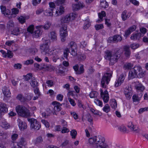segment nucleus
<instances>
[{"mask_svg":"<svg viewBox=\"0 0 148 148\" xmlns=\"http://www.w3.org/2000/svg\"><path fill=\"white\" fill-rule=\"evenodd\" d=\"M88 141L90 144L93 145L96 148H106L107 146L105 143L104 138L101 136H95L90 138Z\"/></svg>","mask_w":148,"mask_h":148,"instance_id":"obj_1","label":"nucleus"},{"mask_svg":"<svg viewBox=\"0 0 148 148\" xmlns=\"http://www.w3.org/2000/svg\"><path fill=\"white\" fill-rule=\"evenodd\" d=\"M68 48L65 49L63 52L64 57L67 60L69 53H71L73 56H75L77 53V46L73 41H71L68 44Z\"/></svg>","mask_w":148,"mask_h":148,"instance_id":"obj_2","label":"nucleus"},{"mask_svg":"<svg viewBox=\"0 0 148 148\" xmlns=\"http://www.w3.org/2000/svg\"><path fill=\"white\" fill-rule=\"evenodd\" d=\"M16 111L19 116L25 118H27L30 116L29 110L25 106L18 105L16 108Z\"/></svg>","mask_w":148,"mask_h":148,"instance_id":"obj_3","label":"nucleus"},{"mask_svg":"<svg viewBox=\"0 0 148 148\" xmlns=\"http://www.w3.org/2000/svg\"><path fill=\"white\" fill-rule=\"evenodd\" d=\"M112 71L110 73H106L103 76L101 81V85L103 88H106V85L108 84L112 77Z\"/></svg>","mask_w":148,"mask_h":148,"instance_id":"obj_4","label":"nucleus"},{"mask_svg":"<svg viewBox=\"0 0 148 148\" xmlns=\"http://www.w3.org/2000/svg\"><path fill=\"white\" fill-rule=\"evenodd\" d=\"M50 43L49 40H47L45 41V43L41 44L40 46V49L41 50L42 53H44L45 54H47L48 56H51L53 54V51H50L49 45V44Z\"/></svg>","mask_w":148,"mask_h":148,"instance_id":"obj_5","label":"nucleus"},{"mask_svg":"<svg viewBox=\"0 0 148 148\" xmlns=\"http://www.w3.org/2000/svg\"><path fill=\"white\" fill-rule=\"evenodd\" d=\"M28 121L30 123L31 129L38 130H39L41 127L40 123L36 119L33 118H28Z\"/></svg>","mask_w":148,"mask_h":148,"instance_id":"obj_6","label":"nucleus"},{"mask_svg":"<svg viewBox=\"0 0 148 148\" xmlns=\"http://www.w3.org/2000/svg\"><path fill=\"white\" fill-rule=\"evenodd\" d=\"M76 15L74 13H70L63 16L60 19L61 24L68 23L71 21L74 20L76 18Z\"/></svg>","mask_w":148,"mask_h":148,"instance_id":"obj_7","label":"nucleus"},{"mask_svg":"<svg viewBox=\"0 0 148 148\" xmlns=\"http://www.w3.org/2000/svg\"><path fill=\"white\" fill-rule=\"evenodd\" d=\"M67 25L66 24L63 25L60 28V35L61 38V41L62 42L65 41V38L67 36Z\"/></svg>","mask_w":148,"mask_h":148,"instance_id":"obj_8","label":"nucleus"},{"mask_svg":"<svg viewBox=\"0 0 148 148\" xmlns=\"http://www.w3.org/2000/svg\"><path fill=\"white\" fill-rule=\"evenodd\" d=\"M122 53V51L120 49H119L115 53H113L110 61V63L111 64H113L116 62L121 56Z\"/></svg>","mask_w":148,"mask_h":148,"instance_id":"obj_9","label":"nucleus"},{"mask_svg":"<svg viewBox=\"0 0 148 148\" xmlns=\"http://www.w3.org/2000/svg\"><path fill=\"white\" fill-rule=\"evenodd\" d=\"M25 30L22 29L19 27H15L13 30L11 31V34L15 35H18L19 34L23 33Z\"/></svg>","mask_w":148,"mask_h":148,"instance_id":"obj_10","label":"nucleus"},{"mask_svg":"<svg viewBox=\"0 0 148 148\" xmlns=\"http://www.w3.org/2000/svg\"><path fill=\"white\" fill-rule=\"evenodd\" d=\"M128 127L130 129L131 131L136 133H139L140 132V129H139L137 126L134 125L132 123L130 122L128 124Z\"/></svg>","mask_w":148,"mask_h":148,"instance_id":"obj_11","label":"nucleus"},{"mask_svg":"<svg viewBox=\"0 0 148 148\" xmlns=\"http://www.w3.org/2000/svg\"><path fill=\"white\" fill-rule=\"evenodd\" d=\"M123 51L125 58L126 59H129L131 54L130 47L127 46H124L123 47Z\"/></svg>","mask_w":148,"mask_h":148,"instance_id":"obj_12","label":"nucleus"},{"mask_svg":"<svg viewBox=\"0 0 148 148\" xmlns=\"http://www.w3.org/2000/svg\"><path fill=\"white\" fill-rule=\"evenodd\" d=\"M41 29V27H38V26L36 27V28L35 29L32 34L34 37L37 38L41 35L42 34Z\"/></svg>","mask_w":148,"mask_h":148,"instance_id":"obj_13","label":"nucleus"},{"mask_svg":"<svg viewBox=\"0 0 148 148\" xmlns=\"http://www.w3.org/2000/svg\"><path fill=\"white\" fill-rule=\"evenodd\" d=\"M135 87L137 92H140V95H139L141 97L143 95V92L145 89L144 86L142 84L139 83L136 85Z\"/></svg>","mask_w":148,"mask_h":148,"instance_id":"obj_14","label":"nucleus"},{"mask_svg":"<svg viewBox=\"0 0 148 148\" xmlns=\"http://www.w3.org/2000/svg\"><path fill=\"white\" fill-rule=\"evenodd\" d=\"M18 126L21 131H24L27 127V125L26 123L19 119L18 120Z\"/></svg>","mask_w":148,"mask_h":148,"instance_id":"obj_15","label":"nucleus"},{"mask_svg":"<svg viewBox=\"0 0 148 148\" xmlns=\"http://www.w3.org/2000/svg\"><path fill=\"white\" fill-rule=\"evenodd\" d=\"M143 35L140 32H137L136 33H134L130 37L131 40H139L140 37L143 36Z\"/></svg>","mask_w":148,"mask_h":148,"instance_id":"obj_16","label":"nucleus"},{"mask_svg":"<svg viewBox=\"0 0 148 148\" xmlns=\"http://www.w3.org/2000/svg\"><path fill=\"white\" fill-rule=\"evenodd\" d=\"M136 29V26L133 25L130 27L125 32V36L127 37L132 32L134 31Z\"/></svg>","mask_w":148,"mask_h":148,"instance_id":"obj_17","label":"nucleus"},{"mask_svg":"<svg viewBox=\"0 0 148 148\" xmlns=\"http://www.w3.org/2000/svg\"><path fill=\"white\" fill-rule=\"evenodd\" d=\"M29 82L31 86L33 88H35L38 86V83L34 77H32Z\"/></svg>","mask_w":148,"mask_h":148,"instance_id":"obj_18","label":"nucleus"},{"mask_svg":"<svg viewBox=\"0 0 148 148\" xmlns=\"http://www.w3.org/2000/svg\"><path fill=\"white\" fill-rule=\"evenodd\" d=\"M8 111L6 104L3 103H0V112L5 113Z\"/></svg>","mask_w":148,"mask_h":148,"instance_id":"obj_19","label":"nucleus"},{"mask_svg":"<svg viewBox=\"0 0 148 148\" xmlns=\"http://www.w3.org/2000/svg\"><path fill=\"white\" fill-rule=\"evenodd\" d=\"M2 90L3 93L5 96L8 97H10V92L8 87L5 86Z\"/></svg>","mask_w":148,"mask_h":148,"instance_id":"obj_20","label":"nucleus"},{"mask_svg":"<svg viewBox=\"0 0 148 148\" xmlns=\"http://www.w3.org/2000/svg\"><path fill=\"white\" fill-rule=\"evenodd\" d=\"M105 53V55L104 57L105 59L110 61L111 57L113 53L112 52L109 50H107Z\"/></svg>","mask_w":148,"mask_h":148,"instance_id":"obj_21","label":"nucleus"},{"mask_svg":"<svg viewBox=\"0 0 148 148\" xmlns=\"http://www.w3.org/2000/svg\"><path fill=\"white\" fill-rule=\"evenodd\" d=\"M49 37L51 40L54 41H56L57 40V34L55 31H52L50 32L49 35Z\"/></svg>","mask_w":148,"mask_h":148,"instance_id":"obj_22","label":"nucleus"},{"mask_svg":"<svg viewBox=\"0 0 148 148\" xmlns=\"http://www.w3.org/2000/svg\"><path fill=\"white\" fill-rule=\"evenodd\" d=\"M101 97L103 99L104 102L106 103L108 102L109 97L108 92L107 90L105 91V95L103 96H101Z\"/></svg>","mask_w":148,"mask_h":148,"instance_id":"obj_23","label":"nucleus"},{"mask_svg":"<svg viewBox=\"0 0 148 148\" xmlns=\"http://www.w3.org/2000/svg\"><path fill=\"white\" fill-rule=\"evenodd\" d=\"M43 139L41 136L38 137L34 141V143L35 145H38L42 143L43 142Z\"/></svg>","mask_w":148,"mask_h":148,"instance_id":"obj_24","label":"nucleus"},{"mask_svg":"<svg viewBox=\"0 0 148 148\" xmlns=\"http://www.w3.org/2000/svg\"><path fill=\"white\" fill-rule=\"evenodd\" d=\"M53 9H51V8H49L47 9L44 12V14L47 16H52L53 14Z\"/></svg>","mask_w":148,"mask_h":148,"instance_id":"obj_25","label":"nucleus"},{"mask_svg":"<svg viewBox=\"0 0 148 148\" xmlns=\"http://www.w3.org/2000/svg\"><path fill=\"white\" fill-rule=\"evenodd\" d=\"M33 97L31 93H27L25 94L24 97L25 102H28L31 100Z\"/></svg>","mask_w":148,"mask_h":148,"instance_id":"obj_26","label":"nucleus"},{"mask_svg":"<svg viewBox=\"0 0 148 148\" xmlns=\"http://www.w3.org/2000/svg\"><path fill=\"white\" fill-rule=\"evenodd\" d=\"M64 8L62 6H60L59 10L56 11V16L60 15L62 14L64 12Z\"/></svg>","mask_w":148,"mask_h":148,"instance_id":"obj_27","label":"nucleus"},{"mask_svg":"<svg viewBox=\"0 0 148 148\" xmlns=\"http://www.w3.org/2000/svg\"><path fill=\"white\" fill-rule=\"evenodd\" d=\"M110 105L112 108L115 109L117 107V102L115 99H112L110 100Z\"/></svg>","mask_w":148,"mask_h":148,"instance_id":"obj_28","label":"nucleus"},{"mask_svg":"<svg viewBox=\"0 0 148 148\" xmlns=\"http://www.w3.org/2000/svg\"><path fill=\"white\" fill-rule=\"evenodd\" d=\"M90 25V23L89 21V18L86 19L83 26V29H87Z\"/></svg>","mask_w":148,"mask_h":148,"instance_id":"obj_29","label":"nucleus"},{"mask_svg":"<svg viewBox=\"0 0 148 148\" xmlns=\"http://www.w3.org/2000/svg\"><path fill=\"white\" fill-rule=\"evenodd\" d=\"M142 68L140 66H135L132 69L134 72L137 75L138 73L142 71Z\"/></svg>","mask_w":148,"mask_h":148,"instance_id":"obj_30","label":"nucleus"},{"mask_svg":"<svg viewBox=\"0 0 148 148\" xmlns=\"http://www.w3.org/2000/svg\"><path fill=\"white\" fill-rule=\"evenodd\" d=\"M99 18H100V20H98L97 22L99 23V22H101L102 21V18L103 17H105L106 16V13L104 11H102L100 13H99L98 14Z\"/></svg>","mask_w":148,"mask_h":148,"instance_id":"obj_31","label":"nucleus"},{"mask_svg":"<svg viewBox=\"0 0 148 148\" xmlns=\"http://www.w3.org/2000/svg\"><path fill=\"white\" fill-rule=\"evenodd\" d=\"M114 43L120 42L122 40V37L119 35H116L114 36Z\"/></svg>","mask_w":148,"mask_h":148,"instance_id":"obj_32","label":"nucleus"},{"mask_svg":"<svg viewBox=\"0 0 148 148\" xmlns=\"http://www.w3.org/2000/svg\"><path fill=\"white\" fill-rule=\"evenodd\" d=\"M136 76V74L134 72L132 69L129 71L128 75V78L129 79L134 78Z\"/></svg>","mask_w":148,"mask_h":148,"instance_id":"obj_33","label":"nucleus"},{"mask_svg":"<svg viewBox=\"0 0 148 148\" xmlns=\"http://www.w3.org/2000/svg\"><path fill=\"white\" fill-rule=\"evenodd\" d=\"M54 51H53V54L51 55L52 56V59L53 61L56 62L57 60L60 58V57L58 54H56L55 53L53 52Z\"/></svg>","mask_w":148,"mask_h":148,"instance_id":"obj_34","label":"nucleus"},{"mask_svg":"<svg viewBox=\"0 0 148 148\" xmlns=\"http://www.w3.org/2000/svg\"><path fill=\"white\" fill-rule=\"evenodd\" d=\"M127 11L124 10L122 13L121 18L123 21L126 20L129 17V16H128V14H127Z\"/></svg>","mask_w":148,"mask_h":148,"instance_id":"obj_35","label":"nucleus"},{"mask_svg":"<svg viewBox=\"0 0 148 148\" xmlns=\"http://www.w3.org/2000/svg\"><path fill=\"white\" fill-rule=\"evenodd\" d=\"M1 126L5 129H8L10 127L9 125L6 121H4L1 124Z\"/></svg>","mask_w":148,"mask_h":148,"instance_id":"obj_36","label":"nucleus"},{"mask_svg":"<svg viewBox=\"0 0 148 148\" xmlns=\"http://www.w3.org/2000/svg\"><path fill=\"white\" fill-rule=\"evenodd\" d=\"M14 23L13 21L10 20L7 23V27L9 29L14 27Z\"/></svg>","mask_w":148,"mask_h":148,"instance_id":"obj_37","label":"nucleus"},{"mask_svg":"<svg viewBox=\"0 0 148 148\" xmlns=\"http://www.w3.org/2000/svg\"><path fill=\"white\" fill-rule=\"evenodd\" d=\"M133 66V65L131 63H126L124 65L123 68L125 70H128L131 69Z\"/></svg>","mask_w":148,"mask_h":148,"instance_id":"obj_38","label":"nucleus"},{"mask_svg":"<svg viewBox=\"0 0 148 148\" xmlns=\"http://www.w3.org/2000/svg\"><path fill=\"white\" fill-rule=\"evenodd\" d=\"M1 11L2 13L4 15H8L9 14L7 12L8 10H6V7L5 6L1 5L0 6ZM8 11H9L8 10Z\"/></svg>","mask_w":148,"mask_h":148,"instance_id":"obj_39","label":"nucleus"},{"mask_svg":"<svg viewBox=\"0 0 148 148\" xmlns=\"http://www.w3.org/2000/svg\"><path fill=\"white\" fill-rule=\"evenodd\" d=\"M29 53L32 54L34 55L38 52V50L36 48H30L29 49Z\"/></svg>","mask_w":148,"mask_h":148,"instance_id":"obj_40","label":"nucleus"},{"mask_svg":"<svg viewBox=\"0 0 148 148\" xmlns=\"http://www.w3.org/2000/svg\"><path fill=\"white\" fill-rule=\"evenodd\" d=\"M125 76L126 74L125 73L120 75L118 79L119 81H120L121 83H122L125 79Z\"/></svg>","mask_w":148,"mask_h":148,"instance_id":"obj_41","label":"nucleus"},{"mask_svg":"<svg viewBox=\"0 0 148 148\" xmlns=\"http://www.w3.org/2000/svg\"><path fill=\"white\" fill-rule=\"evenodd\" d=\"M32 75V74L31 73H29L27 74L25 76L24 78V80L25 81H28L29 80H31V79L32 78V77H34Z\"/></svg>","mask_w":148,"mask_h":148,"instance_id":"obj_42","label":"nucleus"},{"mask_svg":"<svg viewBox=\"0 0 148 148\" xmlns=\"http://www.w3.org/2000/svg\"><path fill=\"white\" fill-rule=\"evenodd\" d=\"M17 99L21 102H25L24 97L21 94H19L17 96Z\"/></svg>","mask_w":148,"mask_h":148,"instance_id":"obj_43","label":"nucleus"},{"mask_svg":"<svg viewBox=\"0 0 148 148\" xmlns=\"http://www.w3.org/2000/svg\"><path fill=\"white\" fill-rule=\"evenodd\" d=\"M98 95V93L96 91H92L89 94V96L91 98L97 97Z\"/></svg>","mask_w":148,"mask_h":148,"instance_id":"obj_44","label":"nucleus"},{"mask_svg":"<svg viewBox=\"0 0 148 148\" xmlns=\"http://www.w3.org/2000/svg\"><path fill=\"white\" fill-rule=\"evenodd\" d=\"M50 25V24L49 23L47 22L45 24L44 26L40 25L38 26V27H41V28H44L45 29H48L49 28Z\"/></svg>","mask_w":148,"mask_h":148,"instance_id":"obj_45","label":"nucleus"},{"mask_svg":"<svg viewBox=\"0 0 148 148\" xmlns=\"http://www.w3.org/2000/svg\"><path fill=\"white\" fill-rule=\"evenodd\" d=\"M103 110L104 112L106 113L109 112L110 110V108L109 105L108 104H106L104 107L103 108Z\"/></svg>","mask_w":148,"mask_h":148,"instance_id":"obj_46","label":"nucleus"},{"mask_svg":"<svg viewBox=\"0 0 148 148\" xmlns=\"http://www.w3.org/2000/svg\"><path fill=\"white\" fill-rule=\"evenodd\" d=\"M84 72V65H81L80 66L79 70H78V71L77 72V74H81L83 73Z\"/></svg>","mask_w":148,"mask_h":148,"instance_id":"obj_47","label":"nucleus"},{"mask_svg":"<svg viewBox=\"0 0 148 148\" xmlns=\"http://www.w3.org/2000/svg\"><path fill=\"white\" fill-rule=\"evenodd\" d=\"M132 99L134 102H139L140 100V97L136 95H134L133 96Z\"/></svg>","mask_w":148,"mask_h":148,"instance_id":"obj_48","label":"nucleus"},{"mask_svg":"<svg viewBox=\"0 0 148 148\" xmlns=\"http://www.w3.org/2000/svg\"><path fill=\"white\" fill-rule=\"evenodd\" d=\"M27 32L29 33L33 34L34 31V26L33 25H30L27 29Z\"/></svg>","mask_w":148,"mask_h":148,"instance_id":"obj_49","label":"nucleus"},{"mask_svg":"<svg viewBox=\"0 0 148 148\" xmlns=\"http://www.w3.org/2000/svg\"><path fill=\"white\" fill-rule=\"evenodd\" d=\"M118 129L121 132L124 133L126 132V128L124 126H119Z\"/></svg>","mask_w":148,"mask_h":148,"instance_id":"obj_50","label":"nucleus"},{"mask_svg":"<svg viewBox=\"0 0 148 148\" xmlns=\"http://www.w3.org/2000/svg\"><path fill=\"white\" fill-rule=\"evenodd\" d=\"M77 134V132L75 130H73L71 131V135L73 138H75Z\"/></svg>","mask_w":148,"mask_h":148,"instance_id":"obj_51","label":"nucleus"},{"mask_svg":"<svg viewBox=\"0 0 148 148\" xmlns=\"http://www.w3.org/2000/svg\"><path fill=\"white\" fill-rule=\"evenodd\" d=\"M34 63V61L32 59L28 60H27L24 61V64L25 65H28L32 64Z\"/></svg>","mask_w":148,"mask_h":148,"instance_id":"obj_52","label":"nucleus"},{"mask_svg":"<svg viewBox=\"0 0 148 148\" xmlns=\"http://www.w3.org/2000/svg\"><path fill=\"white\" fill-rule=\"evenodd\" d=\"M95 27L97 30H98L103 28V25L102 24H97L95 25Z\"/></svg>","mask_w":148,"mask_h":148,"instance_id":"obj_53","label":"nucleus"},{"mask_svg":"<svg viewBox=\"0 0 148 148\" xmlns=\"http://www.w3.org/2000/svg\"><path fill=\"white\" fill-rule=\"evenodd\" d=\"M95 103L96 104L99 106L102 107V102L99 100L98 99H95Z\"/></svg>","mask_w":148,"mask_h":148,"instance_id":"obj_54","label":"nucleus"},{"mask_svg":"<svg viewBox=\"0 0 148 148\" xmlns=\"http://www.w3.org/2000/svg\"><path fill=\"white\" fill-rule=\"evenodd\" d=\"M145 75V72L142 71V70L141 71L139 72L138 73V75H137V76L138 78H141L143 77Z\"/></svg>","mask_w":148,"mask_h":148,"instance_id":"obj_55","label":"nucleus"},{"mask_svg":"<svg viewBox=\"0 0 148 148\" xmlns=\"http://www.w3.org/2000/svg\"><path fill=\"white\" fill-rule=\"evenodd\" d=\"M139 47L138 44H132L130 45V47L133 49H135Z\"/></svg>","mask_w":148,"mask_h":148,"instance_id":"obj_56","label":"nucleus"},{"mask_svg":"<svg viewBox=\"0 0 148 148\" xmlns=\"http://www.w3.org/2000/svg\"><path fill=\"white\" fill-rule=\"evenodd\" d=\"M13 56V53L10 50H8L7 53V57L9 58H12Z\"/></svg>","mask_w":148,"mask_h":148,"instance_id":"obj_57","label":"nucleus"},{"mask_svg":"<svg viewBox=\"0 0 148 148\" xmlns=\"http://www.w3.org/2000/svg\"><path fill=\"white\" fill-rule=\"evenodd\" d=\"M86 118L88 122L92 123L93 121V119L90 114H88L86 115Z\"/></svg>","mask_w":148,"mask_h":148,"instance_id":"obj_58","label":"nucleus"},{"mask_svg":"<svg viewBox=\"0 0 148 148\" xmlns=\"http://www.w3.org/2000/svg\"><path fill=\"white\" fill-rule=\"evenodd\" d=\"M148 111V107L140 108L139 111V113L141 114L145 111Z\"/></svg>","mask_w":148,"mask_h":148,"instance_id":"obj_59","label":"nucleus"},{"mask_svg":"<svg viewBox=\"0 0 148 148\" xmlns=\"http://www.w3.org/2000/svg\"><path fill=\"white\" fill-rule=\"evenodd\" d=\"M18 20L19 22L21 24H23L25 22V18L22 16L18 18Z\"/></svg>","mask_w":148,"mask_h":148,"instance_id":"obj_60","label":"nucleus"},{"mask_svg":"<svg viewBox=\"0 0 148 148\" xmlns=\"http://www.w3.org/2000/svg\"><path fill=\"white\" fill-rule=\"evenodd\" d=\"M65 0H57L55 2L56 4L58 5L63 4Z\"/></svg>","mask_w":148,"mask_h":148,"instance_id":"obj_61","label":"nucleus"},{"mask_svg":"<svg viewBox=\"0 0 148 148\" xmlns=\"http://www.w3.org/2000/svg\"><path fill=\"white\" fill-rule=\"evenodd\" d=\"M22 65L20 63H17L14 64V67L15 69H20L22 67Z\"/></svg>","mask_w":148,"mask_h":148,"instance_id":"obj_62","label":"nucleus"},{"mask_svg":"<svg viewBox=\"0 0 148 148\" xmlns=\"http://www.w3.org/2000/svg\"><path fill=\"white\" fill-rule=\"evenodd\" d=\"M68 99L69 102L73 106H75V105L76 103L73 99L70 97H69Z\"/></svg>","mask_w":148,"mask_h":148,"instance_id":"obj_63","label":"nucleus"},{"mask_svg":"<svg viewBox=\"0 0 148 148\" xmlns=\"http://www.w3.org/2000/svg\"><path fill=\"white\" fill-rule=\"evenodd\" d=\"M86 56L83 54H81L79 56L78 58L79 60L80 61L84 60L86 59Z\"/></svg>","mask_w":148,"mask_h":148,"instance_id":"obj_64","label":"nucleus"}]
</instances>
